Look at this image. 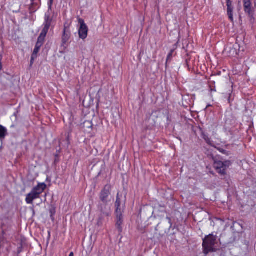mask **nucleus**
I'll list each match as a JSON object with an SVG mask.
<instances>
[{"mask_svg":"<svg viewBox=\"0 0 256 256\" xmlns=\"http://www.w3.org/2000/svg\"><path fill=\"white\" fill-rule=\"evenodd\" d=\"M166 219L168 220V222L170 224V227H171L172 226V222L171 218H169V217H166Z\"/></svg>","mask_w":256,"mask_h":256,"instance_id":"obj_24","label":"nucleus"},{"mask_svg":"<svg viewBox=\"0 0 256 256\" xmlns=\"http://www.w3.org/2000/svg\"><path fill=\"white\" fill-rule=\"evenodd\" d=\"M74 256V252H71L70 254H69V256Z\"/></svg>","mask_w":256,"mask_h":256,"instance_id":"obj_29","label":"nucleus"},{"mask_svg":"<svg viewBox=\"0 0 256 256\" xmlns=\"http://www.w3.org/2000/svg\"><path fill=\"white\" fill-rule=\"evenodd\" d=\"M174 52V50H171L167 56L166 61V68L168 67V62H170L171 61Z\"/></svg>","mask_w":256,"mask_h":256,"instance_id":"obj_19","label":"nucleus"},{"mask_svg":"<svg viewBox=\"0 0 256 256\" xmlns=\"http://www.w3.org/2000/svg\"><path fill=\"white\" fill-rule=\"evenodd\" d=\"M98 210L101 212V216L100 218V220L102 216H108L110 214V210L108 207V202H101L100 201L98 205Z\"/></svg>","mask_w":256,"mask_h":256,"instance_id":"obj_7","label":"nucleus"},{"mask_svg":"<svg viewBox=\"0 0 256 256\" xmlns=\"http://www.w3.org/2000/svg\"><path fill=\"white\" fill-rule=\"evenodd\" d=\"M126 196H123L122 194L119 192L117 194L116 200L115 202V212H124L126 202Z\"/></svg>","mask_w":256,"mask_h":256,"instance_id":"obj_4","label":"nucleus"},{"mask_svg":"<svg viewBox=\"0 0 256 256\" xmlns=\"http://www.w3.org/2000/svg\"><path fill=\"white\" fill-rule=\"evenodd\" d=\"M22 248L21 247H20L18 248V254H17L16 256H18L19 254L22 252Z\"/></svg>","mask_w":256,"mask_h":256,"instance_id":"obj_25","label":"nucleus"},{"mask_svg":"<svg viewBox=\"0 0 256 256\" xmlns=\"http://www.w3.org/2000/svg\"><path fill=\"white\" fill-rule=\"evenodd\" d=\"M210 106V105H208V106H207V108H208V106Z\"/></svg>","mask_w":256,"mask_h":256,"instance_id":"obj_31","label":"nucleus"},{"mask_svg":"<svg viewBox=\"0 0 256 256\" xmlns=\"http://www.w3.org/2000/svg\"><path fill=\"white\" fill-rule=\"evenodd\" d=\"M50 10H49L48 8V12L45 14L44 22V24H48L49 25H51L52 18L50 17Z\"/></svg>","mask_w":256,"mask_h":256,"instance_id":"obj_15","label":"nucleus"},{"mask_svg":"<svg viewBox=\"0 0 256 256\" xmlns=\"http://www.w3.org/2000/svg\"><path fill=\"white\" fill-rule=\"evenodd\" d=\"M49 212L50 214V217L51 220L52 221H54V216L56 212V208L54 206H51V208H50Z\"/></svg>","mask_w":256,"mask_h":256,"instance_id":"obj_17","label":"nucleus"},{"mask_svg":"<svg viewBox=\"0 0 256 256\" xmlns=\"http://www.w3.org/2000/svg\"><path fill=\"white\" fill-rule=\"evenodd\" d=\"M123 212H115V214L116 216V226L119 233H120L122 231V225L123 224L124 222V218L122 215Z\"/></svg>","mask_w":256,"mask_h":256,"instance_id":"obj_8","label":"nucleus"},{"mask_svg":"<svg viewBox=\"0 0 256 256\" xmlns=\"http://www.w3.org/2000/svg\"><path fill=\"white\" fill-rule=\"evenodd\" d=\"M46 188V185L45 183H39L26 195V203L32 204L34 200L40 198V194L43 192Z\"/></svg>","mask_w":256,"mask_h":256,"instance_id":"obj_1","label":"nucleus"},{"mask_svg":"<svg viewBox=\"0 0 256 256\" xmlns=\"http://www.w3.org/2000/svg\"><path fill=\"white\" fill-rule=\"evenodd\" d=\"M232 162L230 160L222 162L220 160H215L214 162V167L216 172L221 174H225L226 170L231 165Z\"/></svg>","mask_w":256,"mask_h":256,"instance_id":"obj_3","label":"nucleus"},{"mask_svg":"<svg viewBox=\"0 0 256 256\" xmlns=\"http://www.w3.org/2000/svg\"><path fill=\"white\" fill-rule=\"evenodd\" d=\"M78 24L80 27L78 30V35L80 38L86 39L88 36V27L85 24L83 19L79 18L78 19Z\"/></svg>","mask_w":256,"mask_h":256,"instance_id":"obj_5","label":"nucleus"},{"mask_svg":"<svg viewBox=\"0 0 256 256\" xmlns=\"http://www.w3.org/2000/svg\"><path fill=\"white\" fill-rule=\"evenodd\" d=\"M53 2H54V0H49V1L48 2V6L49 7V10H52Z\"/></svg>","mask_w":256,"mask_h":256,"instance_id":"obj_23","label":"nucleus"},{"mask_svg":"<svg viewBox=\"0 0 256 256\" xmlns=\"http://www.w3.org/2000/svg\"><path fill=\"white\" fill-rule=\"evenodd\" d=\"M45 38L46 36L40 34L39 36L38 37V41L36 44L42 46L44 43Z\"/></svg>","mask_w":256,"mask_h":256,"instance_id":"obj_16","label":"nucleus"},{"mask_svg":"<svg viewBox=\"0 0 256 256\" xmlns=\"http://www.w3.org/2000/svg\"><path fill=\"white\" fill-rule=\"evenodd\" d=\"M244 10L245 13L250 17L254 15V10L250 0H243Z\"/></svg>","mask_w":256,"mask_h":256,"instance_id":"obj_9","label":"nucleus"},{"mask_svg":"<svg viewBox=\"0 0 256 256\" xmlns=\"http://www.w3.org/2000/svg\"><path fill=\"white\" fill-rule=\"evenodd\" d=\"M44 27L42 28L40 34L46 36V34L48 32V30L50 28V25H49L48 24H44Z\"/></svg>","mask_w":256,"mask_h":256,"instance_id":"obj_18","label":"nucleus"},{"mask_svg":"<svg viewBox=\"0 0 256 256\" xmlns=\"http://www.w3.org/2000/svg\"><path fill=\"white\" fill-rule=\"evenodd\" d=\"M8 134L6 128L0 124V140H4Z\"/></svg>","mask_w":256,"mask_h":256,"instance_id":"obj_13","label":"nucleus"},{"mask_svg":"<svg viewBox=\"0 0 256 256\" xmlns=\"http://www.w3.org/2000/svg\"><path fill=\"white\" fill-rule=\"evenodd\" d=\"M226 6H227V14L228 17L230 20L234 22V6H232V0H226Z\"/></svg>","mask_w":256,"mask_h":256,"instance_id":"obj_11","label":"nucleus"},{"mask_svg":"<svg viewBox=\"0 0 256 256\" xmlns=\"http://www.w3.org/2000/svg\"><path fill=\"white\" fill-rule=\"evenodd\" d=\"M10 127H11V128H14V124H12V126H10Z\"/></svg>","mask_w":256,"mask_h":256,"instance_id":"obj_30","label":"nucleus"},{"mask_svg":"<svg viewBox=\"0 0 256 256\" xmlns=\"http://www.w3.org/2000/svg\"><path fill=\"white\" fill-rule=\"evenodd\" d=\"M111 186L106 184L100 194V200L101 202H108V198L110 194Z\"/></svg>","mask_w":256,"mask_h":256,"instance_id":"obj_6","label":"nucleus"},{"mask_svg":"<svg viewBox=\"0 0 256 256\" xmlns=\"http://www.w3.org/2000/svg\"><path fill=\"white\" fill-rule=\"evenodd\" d=\"M41 47H42L41 46L36 44V46H35V48H34V50L33 51L32 54L38 56V53Z\"/></svg>","mask_w":256,"mask_h":256,"instance_id":"obj_20","label":"nucleus"},{"mask_svg":"<svg viewBox=\"0 0 256 256\" xmlns=\"http://www.w3.org/2000/svg\"><path fill=\"white\" fill-rule=\"evenodd\" d=\"M201 131V136L204 140L206 144L210 146H213V141L211 138H208V134L204 131L202 130Z\"/></svg>","mask_w":256,"mask_h":256,"instance_id":"obj_14","label":"nucleus"},{"mask_svg":"<svg viewBox=\"0 0 256 256\" xmlns=\"http://www.w3.org/2000/svg\"><path fill=\"white\" fill-rule=\"evenodd\" d=\"M37 56H35L34 55L32 54L30 58V66L32 65L34 62V60L37 58Z\"/></svg>","mask_w":256,"mask_h":256,"instance_id":"obj_22","label":"nucleus"},{"mask_svg":"<svg viewBox=\"0 0 256 256\" xmlns=\"http://www.w3.org/2000/svg\"><path fill=\"white\" fill-rule=\"evenodd\" d=\"M93 124L92 122L90 120H86L81 125V128L83 130L84 132L91 134L92 131Z\"/></svg>","mask_w":256,"mask_h":256,"instance_id":"obj_12","label":"nucleus"},{"mask_svg":"<svg viewBox=\"0 0 256 256\" xmlns=\"http://www.w3.org/2000/svg\"><path fill=\"white\" fill-rule=\"evenodd\" d=\"M216 241V237L212 234H210L205 236L202 242L203 252L205 254L216 251V249L214 248Z\"/></svg>","mask_w":256,"mask_h":256,"instance_id":"obj_2","label":"nucleus"},{"mask_svg":"<svg viewBox=\"0 0 256 256\" xmlns=\"http://www.w3.org/2000/svg\"><path fill=\"white\" fill-rule=\"evenodd\" d=\"M218 150L222 152L223 154L228 155L229 154V152H228L227 150L222 148H218Z\"/></svg>","mask_w":256,"mask_h":256,"instance_id":"obj_21","label":"nucleus"},{"mask_svg":"<svg viewBox=\"0 0 256 256\" xmlns=\"http://www.w3.org/2000/svg\"><path fill=\"white\" fill-rule=\"evenodd\" d=\"M32 1L33 0H31Z\"/></svg>","mask_w":256,"mask_h":256,"instance_id":"obj_32","label":"nucleus"},{"mask_svg":"<svg viewBox=\"0 0 256 256\" xmlns=\"http://www.w3.org/2000/svg\"><path fill=\"white\" fill-rule=\"evenodd\" d=\"M70 32L68 30H66V28L64 27L63 30V34L62 36V44L61 45V48L63 50H65L66 48V44L70 38Z\"/></svg>","mask_w":256,"mask_h":256,"instance_id":"obj_10","label":"nucleus"},{"mask_svg":"<svg viewBox=\"0 0 256 256\" xmlns=\"http://www.w3.org/2000/svg\"><path fill=\"white\" fill-rule=\"evenodd\" d=\"M18 114V111H17V112H15L14 114H13V116H14L16 117V120L17 119V114Z\"/></svg>","mask_w":256,"mask_h":256,"instance_id":"obj_26","label":"nucleus"},{"mask_svg":"<svg viewBox=\"0 0 256 256\" xmlns=\"http://www.w3.org/2000/svg\"><path fill=\"white\" fill-rule=\"evenodd\" d=\"M220 74H221V72H218L217 74H214V75H212V76H217V75H218V76H220Z\"/></svg>","mask_w":256,"mask_h":256,"instance_id":"obj_27","label":"nucleus"},{"mask_svg":"<svg viewBox=\"0 0 256 256\" xmlns=\"http://www.w3.org/2000/svg\"><path fill=\"white\" fill-rule=\"evenodd\" d=\"M2 64L1 61L0 60V71L2 70Z\"/></svg>","mask_w":256,"mask_h":256,"instance_id":"obj_28","label":"nucleus"}]
</instances>
